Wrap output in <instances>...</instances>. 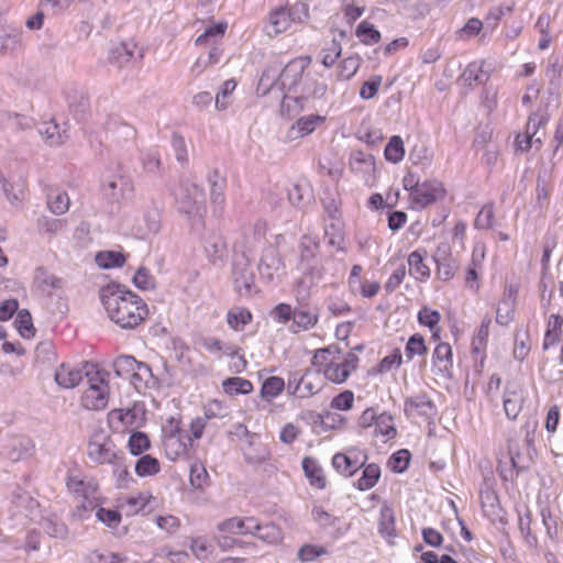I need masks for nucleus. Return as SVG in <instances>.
<instances>
[{
    "instance_id": "1",
    "label": "nucleus",
    "mask_w": 563,
    "mask_h": 563,
    "mask_svg": "<svg viewBox=\"0 0 563 563\" xmlns=\"http://www.w3.org/2000/svg\"><path fill=\"white\" fill-rule=\"evenodd\" d=\"M99 297L111 321L122 329H134L148 314L145 301L125 285L111 282L102 286Z\"/></svg>"
},
{
    "instance_id": "2",
    "label": "nucleus",
    "mask_w": 563,
    "mask_h": 563,
    "mask_svg": "<svg viewBox=\"0 0 563 563\" xmlns=\"http://www.w3.org/2000/svg\"><path fill=\"white\" fill-rule=\"evenodd\" d=\"M33 440L25 434L0 433V456L13 463L25 461L34 454Z\"/></svg>"
},
{
    "instance_id": "3",
    "label": "nucleus",
    "mask_w": 563,
    "mask_h": 563,
    "mask_svg": "<svg viewBox=\"0 0 563 563\" xmlns=\"http://www.w3.org/2000/svg\"><path fill=\"white\" fill-rule=\"evenodd\" d=\"M85 368V376L88 377L90 387L84 393L81 398L82 405L89 410L104 409L108 404V384L103 377H98L100 374L99 372H96V376H90L91 371L89 368L93 369V365L86 362Z\"/></svg>"
},
{
    "instance_id": "4",
    "label": "nucleus",
    "mask_w": 563,
    "mask_h": 563,
    "mask_svg": "<svg viewBox=\"0 0 563 563\" xmlns=\"http://www.w3.org/2000/svg\"><path fill=\"white\" fill-rule=\"evenodd\" d=\"M527 457L528 455L520 451V446L517 442L509 440L508 453L506 455L507 462L499 460L498 473L503 481H511L519 477V475L527 470Z\"/></svg>"
},
{
    "instance_id": "5",
    "label": "nucleus",
    "mask_w": 563,
    "mask_h": 563,
    "mask_svg": "<svg viewBox=\"0 0 563 563\" xmlns=\"http://www.w3.org/2000/svg\"><path fill=\"white\" fill-rule=\"evenodd\" d=\"M404 413L407 418L418 416L427 421H432L438 413V409L427 393H419L405 399Z\"/></svg>"
},
{
    "instance_id": "6",
    "label": "nucleus",
    "mask_w": 563,
    "mask_h": 563,
    "mask_svg": "<svg viewBox=\"0 0 563 563\" xmlns=\"http://www.w3.org/2000/svg\"><path fill=\"white\" fill-rule=\"evenodd\" d=\"M232 278L235 290L241 296H250L254 286V272L246 258L234 261L232 264Z\"/></svg>"
},
{
    "instance_id": "7",
    "label": "nucleus",
    "mask_w": 563,
    "mask_h": 563,
    "mask_svg": "<svg viewBox=\"0 0 563 563\" xmlns=\"http://www.w3.org/2000/svg\"><path fill=\"white\" fill-rule=\"evenodd\" d=\"M133 191V183L126 176H114L102 187L103 197L110 203L130 199Z\"/></svg>"
},
{
    "instance_id": "8",
    "label": "nucleus",
    "mask_w": 563,
    "mask_h": 563,
    "mask_svg": "<svg viewBox=\"0 0 563 563\" xmlns=\"http://www.w3.org/2000/svg\"><path fill=\"white\" fill-rule=\"evenodd\" d=\"M481 506L484 515L493 522L501 520V507L497 493L493 488V483L489 478H485L479 490Z\"/></svg>"
},
{
    "instance_id": "9",
    "label": "nucleus",
    "mask_w": 563,
    "mask_h": 563,
    "mask_svg": "<svg viewBox=\"0 0 563 563\" xmlns=\"http://www.w3.org/2000/svg\"><path fill=\"white\" fill-rule=\"evenodd\" d=\"M10 501L13 508L12 516L21 515L25 518H32L40 507V503L20 486L11 492Z\"/></svg>"
},
{
    "instance_id": "10",
    "label": "nucleus",
    "mask_w": 563,
    "mask_h": 563,
    "mask_svg": "<svg viewBox=\"0 0 563 563\" xmlns=\"http://www.w3.org/2000/svg\"><path fill=\"white\" fill-rule=\"evenodd\" d=\"M445 192L442 183L438 180H426L421 184L419 189L415 190L411 200L413 203L419 205L420 208H426L443 198Z\"/></svg>"
},
{
    "instance_id": "11",
    "label": "nucleus",
    "mask_w": 563,
    "mask_h": 563,
    "mask_svg": "<svg viewBox=\"0 0 563 563\" xmlns=\"http://www.w3.org/2000/svg\"><path fill=\"white\" fill-rule=\"evenodd\" d=\"M305 67V65H299L296 60L289 62L278 74L277 78H273L268 88L278 86L282 90H292L300 82Z\"/></svg>"
},
{
    "instance_id": "12",
    "label": "nucleus",
    "mask_w": 563,
    "mask_h": 563,
    "mask_svg": "<svg viewBox=\"0 0 563 563\" xmlns=\"http://www.w3.org/2000/svg\"><path fill=\"white\" fill-rule=\"evenodd\" d=\"M325 118L319 114H310L299 118L288 130L286 139L294 141L311 134L317 125L323 123Z\"/></svg>"
},
{
    "instance_id": "13",
    "label": "nucleus",
    "mask_w": 563,
    "mask_h": 563,
    "mask_svg": "<svg viewBox=\"0 0 563 563\" xmlns=\"http://www.w3.org/2000/svg\"><path fill=\"white\" fill-rule=\"evenodd\" d=\"M297 10L298 7H291L289 10L278 8L272 11L268 18V27H272V31L267 29V34L277 35L285 32L290 26V23L295 21Z\"/></svg>"
},
{
    "instance_id": "14",
    "label": "nucleus",
    "mask_w": 563,
    "mask_h": 563,
    "mask_svg": "<svg viewBox=\"0 0 563 563\" xmlns=\"http://www.w3.org/2000/svg\"><path fill=\"white\" fill-rule=\"evenodd\" d=\"M332 257H327L323 261L319 260L316 262H311L308 264H298V268L301 272L302 276L299 280L300 285H306L307 287H311L316 285L318 282L324 278L325 276V266L324 263L331 261Z\"/></svg>"
},
{
    "instance_id": "15",
    "label": "nucleus",
    "mask_w": 563,
    "mask_h": 563,
    "mask_svg": "<svg viewBox=\"0 0 563 563\" xmlns=\"http://www.w3.org/2000/svg\"><path fill=\"white\" fill-rule=\"evenodd\" d=\"M525 404L523 391L515 384H508L504 394V409L509 419H517Z\"/></svg>"
},
{
    "instance_id": "16",
    "label": "nucleus",
    "mask_w": 563,
    "mask_h": 563,
    "mask_svg": "<svg viewBox=\"0 0 563 563\" xmlns=\"http://www.w3.org/2000/svg\"><path fill=\"white\" fill-rule=\"evenodd\" d=\"M433 365L437 367L438 373L449 379L452 378L451 369L453 367L452 347L449 343L440 342L432 354Z\"/></svg>"
},
{
    "instance_id": "17",
    "label": "nucleus",
    "mask_w": 563,
    "mask_h": 563,
    "mask_svg": "<svg viewBox=\"0 0 563 563\" xmlns=\"http://www.w3.org/2000/svg\"><path fill=\"white\" fill-rule=\"evenodd\" d=\"M357 450L353 449L349 451V454L345 453H335L332 457V466L340 474L352 476L354 475L361 467L364 466L365 461L367 460V455H365V460L362 463H358L356 456H352V453H356Z\"/></svg>"
},
{
    "instance_id": "18",
    "label": "nucleus",
    "mask_w": 563,
    "mask_h": 563,
    "mask_svg": "<svg viewBox=\"0 0 563 563\" xmlns=\"http://www.w3.org/2000/svg\"><path fill=\"white\" fill-rule=\"evenodd\" d=\"M284 267L285 265L277 250H275L274 247H268L263 252L258 265L260 273L263 276L272 280L274 273L283 271Z\"/></svg>"
},
{
    "instance_id": "19",
    "label": "nucleus",
    "mask_w": 563,
    "mask_h": 563,
    "mask_svg": "<svg viewBox=\"0 0 563 563\" xmlns=\"http://www.w3.org/2000/svg\"><path fill=\"white\" fill-rule=\"evenodd\" d=\"M320 240L317 235L303 234L299 241V263L308 264L319 261Z\"/></svg>"
},
{
    "instance_id": "20",
    "label": "nucleus",
    "mask_w": 563,
    "mask_h": 563,
    "mask_svg": "<svg viewBox=\"0 0 563 563\" xmlns=\"http://www.w3.org/2000/svg\"><path fill=\"white\" fill-rule=\"evenodd\" d=\"M84 374L81 369L68 366L62 363L54 373L56 384L62 388H74L82 379Z\"/></svg>"
},
{
    "instance_id": "21",
    "label": "nucleus",
    "mask_w": 563,
    "mask_h": 563,
    "mask_svg": "<svg viewBox=\"0 0 563 563\" xmlns=\"http://www.w3.org/2000/svg\"><path fill=\"white\" fill-rule=\"evenodd\" d=\"M40 526L45 531V533L51 538L58 539L62 541H66L69 538L68 526L56 515L43 517L42 520L40 521Z\"/></svg>"
},
{
    "instance_id": "22",
    "label": "nucleus",
    "mask_w": 563,
    "mask_h": 563,
    "mask_svg": "<svg viewBox=\"0 0 563 563\" xmlns=\"http://www.w3.org/2000/svg\"><path fill=\"white\" fill-rule=\"evenodd\" d=\"M302 470L306 477L309 479L311 486L323 489L327 486V479L323 474V470L318 461L311 456H306L301 462Z\"/></svg>"
},
{
    "instance_id": "23",
    "label": "nucleus",
    "mask_w": 563,
    "mask_h": 563,
    "mask_svg": "<svg viewBox=\"0 0 563 563\" xmlns=\"http://www.w3.org/2000/svg\"><path fill=\"white\" fill-rule=\"evenodd\" d=\"M158 379L154 376L151 366L147 363L136 360L134 373L131 378V384L140 389L141 387L150 388L157 385Z\"/></svg>"
},
{
    "instance_id": "24",
    "label": "nucleus",
    "mask_w": 563,
    "mask_h": 563,
    "mask_svg": "<svg viewBox=\"0 0 563 563\" xmlns=\"http://www.w3.org/2000/svg\"><path fill=\"white\" fill-rule=\"evenodd\" d=\"M318 319L319 316L317 311L305 307L296 308L294 309V319L290 330L295 333L299 330H309L317 324Z\"/></svg>"
},
{
    "instance_id": "25",
    "label": "nucleus",
    "mask_w": 563,
    "mask_h": 563,
    "mask_svg": "<svg viewBox=\"0 0 563 563\" xmlns=\"http://www.w3.org/2000/svg\"><path fill=\"white\" fill-rule=\"evenodd\" d=\"M122 455V452H114L104 444L92 442L88 443V456L98 464H113Z\"/></svg>"
},
{
    "instance_id": "26",
    "label": "nucleus",
    "mask_w": 563,
    "mask_h": 563,
    "mask_svg": "<svg viewBox=\"0 0 563 563\" xmlns=\"http://www.w3.org/2000/svg\"><path fill=\"white\" fill-rule=\"evenodd\" d=\"M192 439L186 435H166L164 437V448L166 451V455L170 460H176L181 454H185L187 451V446L191 444Z\"/></svg>"
},
{
    "instance_id": "27",
    "label": "nucleus",
    "mask_w": 563,
    "mask_h": 563,
    "mask_svg": "<svg viewBox=\"0 0 563 563\" xmlns=\"http://www.w3.org/2000/svg\"><path fill=\"white\" fill-rule=\"evenodd\" d=\"M252 534L267 543H278L283 539L282 529L274 522L261 525L255 520Z\"/></svg>"
},
{
    "instance_id": "28",
    "label": "nucleus",
    "mask_w": 563,
    "mask_h": 563,
    "mask_svg": "<svg viewBox=\"0 0 563 563\" xmlns=\"http://www.w3.org/2000/svg\"><path fill=\"white\" fill-rule=\"evenodd\" d=\"M484 60L470 63L462 74V78L472 85V82L484 84L489 79L490 68H486Z\"/></svg>"
},
{
    "instance_id": "29",
    "label": "nucleus",
    "mask_w": 563,
    "mask_h": 563,
    "mask_svg": "<svg viewBox=\"0 0 563 563\" xmlns=\"http://www.w3.org/2000/svg\"><path fill=\"white\" fill-rule=\"evenodd\" d=\"M246 522H255V518L249 517V518H238L232 517L229 519L223 520L218 525V530L221 532H228V533H241V534H247L253 533V527H250V525H246Z\"/></svg>"
},
{
    "instance_id": "30",
    "label": "nucleus",
    "mask_w": 563,
    "mask_h": 563,
    "mask_svg": "<svg viewBox=\"0 0 563 563\" xmlns=\"http://www.w3.org/2000/svg\"><path fill=\"white\" fill-rule=\"evenodd\" d=\"M205 252L208 258L216 264L219 260H222L227 252V244L222 235L211 234L205 241Z\"/></svg>"
},
{
    "instance_id": "31",
    "label": "nucleus",
    "mask_w": 563,
    "mask_h": 563,
    "mask_svg": "<svg viewBox=\"0 0 563 563\" xmlns=\"http://www.w3.org/2000/svg\"><path fill=\"white\" fill-rule=\"evenodd\" d=\"M426 255L427 251L424 249H418L408 256L409 273L416 278H428L430 276V268L423 263Z\"/></svg>"
},
{
    "instance_id": "32",
    "label": "nucleus",
    "mask_w": 563,
    "mask_h": 563,
    "mask_svg": "<svg viewBox=\"0 0 563 563\" xmlns=\"http://www.w3.org/2000/svg\"><path fill=\"white\" fill-rule=\"evenodd\" d=\"M222 388L230 396L249 395L253 391V384L242 377H228L222 382Z\"/></svg>"
},
{
    "instance_id": "33",
    "label": "nucleus",
    "mask_w": 563,
    "mask_h": 563,
    "mask_svg": "<svg viewBox=\"0 0 563 563\" xmlns=\"http://www.w3.org/2000/svg\"><path fill=\"white\" fill-rule=\"evenodd\" d=\"M96 263L103 269L117 268L124 265L125 255L118 251H100L96 254Z\"/></svg>"
},
{
    "instance_id": "34",
    "label": "nucleus",
    "mask_w": 563,
    "mask_h": 563,
    "mask_svg": "<svg viewBox=\"0 0 563 563\" xmlns=\"http://www.w3.org/2000/svg\"><path fill=\"white\" fill-rule=\"evenodd\" d=\"M380 477V467L376 463L364 466L362 476L357 479L355 486L358 490H368L373 488Z\"/></svg>"
},
{
    "instance_id": "35",
    "label": "nucleus",
    "mask_w": 563,
    "mask_h": 563,
    "mask_svg": "<svg viewBox=\"0 0 563 563\" xmlns=\"http://www.w3.org/2000/svg\"><path fill=\"white\" fill-rule=\"evenodd\" d=\"M159 471V461L151 454H143L135 462V473L140 477L154 476Z\"/></svg>"
},
{
    "instance_id": "36",
    "label": "nucleus",
    "mask_w": 563,
    "mask_h": 563,
    "mask_svg": "<svg viewBox=\"0 0 563 563\" xmlns=\"http://www.w3.org/2000/svg\"><path fill=\"white\" fill-rule=\"evenodd\" d=\"M57 354L55 351V345L51 340H44L37 343L34 351V361L37 364L42 365H52L56 362Z\"/></svg>"
},
{
    "instance_id": "37",
    "label": "nucleus",
    "mask_w": 563,
    "mask_h": 563,
    "mask_svg": "<svg viewBox=\"0 0 563 563\" xmlns=\"http://www.w3.org/2000/svg\"><path fill=\"white\" fill-rule=\"evenodd\" d=\"M395 520L394 509L390 506L384 504L379 512L378 532L382 536L395 537Z\"/></svg>"
},
{
    "instance_id": "38",
    "label": "nucleus",
    "mask_w": 563,
    "mask_h": 563,
    "mask_svg": "<svg viewBox=\"0 0 563 563\" xmlns=\"http://www.w3.org/2000/svg\"><path fill=\"white\" fill-rule=\"evenodd\" d=\"M68 107L74 118L77 121L86 120L89 111V99L84 95H68L67 96Z\"/></svg>"
},
{
    "instance_id": "39",
    "label": "nucleus",
    "mask_w": 563,
    "mask_h": 563,
    "mask_svg": "<svg viewBox=\"0 0 563 563\" xmlns=\"http://www.w3.org/2000/svg\"><path fill=\"white\" fill-rule=\"evenodd\" d=\"M427 354L428 346L423 335L420 333H413L410 335L405 346L407 361H411L415 356H424Z\"/></svg>"
},
{
    "instance_id": "40",
    "label": "nucleus",
    "mask_w": 563,
    "mask_h": 563,
    "mask_svg": "<svg viewBox=\"0 0 563 563\" xmlns=\"http://www.w3.org/2000/svg\"><path fill=\"white\" fill-rule=\"evenodd\" d=\"M374 435H383L387 438V440L394 439L397 435V429L394 426V417L389 412L384 411L378 415Z\"/></svg>"
},
{
    "instance_id": "41",
    "label": "nucleus",
    "mask_w": 563,
    "mask_h": 563,
    "mask_svg": "<svg viewBox=\"0 0 563 563\" xmlns=\"http://www.w3.org/2000/svg\"><path fill=\"white\" fill-rule=\"evenodd\" d=\"M384 156L387 162L397 164L405 156L404 141L399 135H393L384 150Z\"/></svg>"
},
{
    "instance_id": "42",
    "label": "nucleus",
    "mask_w": 563,
    "mask_h": 563,
    "mask_svg": "<svg viewBox=\"0 0 563 563\" xmlns=\"http://www.w3.org/2000/svg\"><path fill=\"white\" fill-rule=\"evenodd\" d=\"M151 448L148 435L142 431H133L128 440V449L134 456H141Z\"/></svg>"
},
{
    "instance_id": "43",
    "label": "nucleus",
    "mask_w": 563,
    "mask_h": 563,
    "mask_svg": "<svg viewBox=\"0 0 563 563\" xmlns=\"http://www.w3.org/2000/svg\"><path fill=\"white\" fill-rule=\"evenodd\" d=\"M135 365L136 358L134 356L123 354L113 361L112 368L118 377L131 380Z\"/></svg>"
},
{
    "instance_id": "44",
    "label": "nucleus",
    "mask_w": 563,
    "mask_h": 563,
    "mask_svg": "<svg viewBox=\"0 0 563 563\" xmlns=\"http://www.w3.org/2000/svg\"><path fill=\"white\" fill-rule=\"evenodd\" d=\"M355 35L365 45H373L380 41V32L375 27L374 24L362 21L355 30Z\"/></svg>"
},
{
    "instance_id": "45",
    "label": "nucleus",
    "mask_w": 563,
    "mask_h": 563,
    "mask_svg": "<svg viewBox=\"0 0 563 563\" xmlns=\"http://www.w3.org/2000/svg\"><path fill=\"white\" fill-rule=\"evenodd\" d=\"M14 324L22 338L30 339L35 335L36 330L32 321V316L27 309H21L18 311Z\"/></svg>"
},
{
    "instance_id": "46",
    "label": "nucleus",
    "mask_w": 563,
    "mask_h": 563,
    "mask_svg": "<svg viewBox=\"0 0 563 563\" xmlns=\"http://www.w3.org/2000/svg\"><path fill=\"white\" fill-rule=\"evenodd\" d=\"M402 363V355L399 347L393 350L391 354L385 356L380 362L371 369V374L378 375L389 372L394 366L400 367Z\"/></svg>"
},
{
    "instance_id": "47",
    "label": "nucleus",
    "mask_w": 563,
    "mask_h": 563,
    "mask_svg": "<svg viewBox=\"0 0 563 563\" xmlns=\"http://www.w3.org/2000/svg\"><path fill=\"white\" fill-rule=\"evenodd\" d=\"M410 461V451L408 449H400L390 455L387 465L394 473L400 474L408 470Z\"/></svg>"
},
{
    "instance_id": "48",
    "label": "nucleus",
    "mask_w": 563,
    "mask_h": 563,
    "mask_svg": "<svg viewBox=\"0 0 563 563\" xmlns=\"http://www.w3.org/2000/svg\"><path fill=\"white\" fill-rule=\"evenodd\" d=\"M65 219H55L48 216H41L37 219L36 225L40 233L54 235L66 228Z\"/></svg>"
},
{
    "instance_id": "49",
    "label": "nucleus",
    "mask_w": 563,
    "mask_h": 563,
    "mask_svg": "<svg viewBox=\"0 0 563 563\" xmlns=\"http://www.w3.org/2000/svg\"><path fill=\"white\" fill-rule=\"evenodd\" d=\"M324 239H327L328 245L335 247L338 252H342L344 254L347 252L344 246V232L338 224L331 223L325 228Z\"/></svg>"
},
{
    "instance_id": "50",
    "label": "nucleus",
    "mask_w": 563,
    "mask_h": 563,
    "mask_svg": "<svg viewBox=\"0 0 563 563\" xmlns=\"http://www.w3.org/2000/svg\"><path fill=\"white\" fill-rule=\"evenodd\" d=\"M228 24L225 22H218L209 25L202 34L196 38L197 45L216 44L217 38L222 37L225 33Z\"/></svg>"
},
{
    "instance_id": "51",
    "label": "nucleus",
    "mask_w": 563,
    "mask_h": 563,
    "mask_svg": "<svg viewBox=\"0 0 563 563\" xmlns=\"http://www.w3.org/2000/svg\"><path fill=\"white\" fill-rule=\"evenodd\" d=\"M285 388V382L279 376H271L266 378L261 387V397L264 399L277 397Z\"/></svg>"
},
{
    "instance_id": "52",
    "label": "nucleus",
    "mask_w": 563,
    "mask_h": 563,
    "mask_svg": "<svg viewBox=\"0 0 563 563\" xmlns=\"http://www.w3.org/2000/svg\"><path fill=\"white\" fill-rule=\"evenodd\" d=\"M133 285L140 290H153L156 287L155 277L145 266H140L132 277Z\"/></svg>"
},
{
    "instance_id": "53",
    "label": "nucleus",
    "mask_w": 563,
    "mask_h": 563,
    "mask_svg": "<svg viewBox=\"0 0 563 563\" xmlns=\"http://www.w3.org/2000/svg\"><path fill=\"white\" fill-rule=\"evenodd\" d=\"M327 90L328 86L324 82H319L317 80H312L310 82L307 81L303 87V95L296 97L294 100L297 103H301L309 98L321 99L324 97Z\"/></svg>"
},
{
    "instance_id": "54",
    "label": "nucleus",
    "mask_w": 563,
    "mask_h": 563,
    "mask_svg": "<svg viewBox=\"0 0 563 563\" xmlns=\"http://www.w3.org/2000/svg\"><path fill=\"white\" fill-rule=\"evenodd\" d=\"M69 198L66 192H49L47 195V207L54 214H64L69 208Z\"/></svg>"
},
{
    "instance_id": "55",
    "label": "nucleus",
    "mask_w": 563,
    "mask_h": 563,
    "mask_svg": "<svg viewBox=\"0 0 563 563\" xmlns=\"http://www.w3.org/2000/svg\"><path fill=\"white\" fill-rule=\"evenodd\" d=\"M550 26V15L549 14H542L539 16L534 30L540 34V38L538 42V48L540 51H544L549 48L550 43L552 41V36L549 32Z\"/></svg>"
},
{
    "instance_id": "56",
    "label": "nucleus",
    "mask_w": 563,
    "mask_h": 563,
    "mask_svg": "<svg viewBox=\"0 0 563 563\" xmlns=\"http://www.w3.org/2000/svg\"><path fill=\"white\" fill-rule=\"evenodd\" d=\"M113 474L117 478V487L118 488H128L130 482H134L131 477L128 466L125 464L124 454L118 459L113 464Z\"/></svg>"
},
{
    "instance_id": "57",
    "label": "nucleus",
    "mask_w": 563,
    "mask_h": 563,
    "mask_svg": "<svg viewBox=\"0 0 563 563\" xmlns=\"http://www.w3.org/2000/svg\"><path fill=\"white\" fill-rule=\"evenodd\" d=\"M96 518L108 528L115 529L121 523L122 515L117 509L99 507L96 511Z\"/></svg>"
},
{
    "instance_id": "58",
    "label": "nucleus",
    "mask_w": 563,
    "mask_h": 563,
    "mask_svg": "<svg viewBox=\"0 0 563 563\" xmlns=\"http://www.w3.org/2000/svg\"><path fill=\"white\" fill-rule=\"evenodd\" d=\"M361 65V58L358 56H350L344 58L338 69L336 77L339 80H347L353 77Z\"/></svg>"
},
{
    "instance_id": "59",
    "label": "nucleus",
    "mask_w": 563,
    "mask_h": 563,
    "mask_svg": "<svg viewBox=\"0 0 563 563\" xmlns=\"http://www.w3.org/2000/svg\"><path fill=\"white\" fill-rule=\"evenodd\" d=\"M227 321L233 330L239 331L252 321V313L246 308H242L239 311L230 310L227 314Z\"/></svg>"
},
{
    "instance_id": "60",
    "label": "nucleus",
    "mask_w": 563,
    "mask_h": 563,
    "mask_svg": "<svg viewBox=\"0 0 563 563\" xmlns=\"http://www.w3.org/2000/svg\"><path fill=\"white\" fill-rule=\"evenodd\" d=\"M190 484L196 489H202L208 485L209 474L206 467L200 463H195L190 467Z\"/></svg>"
},
{
    "instance_id": "61",
    "label": "nucleus",
    "mask_w": 563,
    "mask_h": 563,
    "mask_svg": "<svg viewBox=\"0 0 563 563\" xmlns=\"http://www.w3.org/2000/svg\"><path fill=\"white\" fill-rule=\"evenodd\" d=\"M25 183L20 179L18 183H11L5 179L1 184V188L5 197L11 200V202L21 201L23 191H24Z\"/></svg>"
},
{
    "instance_id": "62",
    "label": "nucleus",
    "mask_w": 563,
    "mask_h": 563,
    "mask_svg": "<svg viewBox=\"0 0 563 563\" xmlns=\"http://www.w3.org/2000/svg\"><path fill=\"white\" fill-rule=\"evenodd\" d=\"M418 322L433 331L441 320V314L438 310L422 307L417 316Z\"/></svg>"
},
{
    "instance_id": "63",
    "label": "nucleus",
    "mask_w": 563,
    "mask_h": 563,
    "mask_svg": "<svg viewBox=\"0 0 563 563\" xmlns=\"http://www.w3.org/2000/svg\"><path fill=\"white\" fill-rule=\"evenodd\" d=\"M324 375L330 382L334 384H342L349 378L350 371L343 368L340 364L331 362L327 365Z\"/></svg>"
},
{
    "instance_id": "64",
    "label": "nucleus",
    "mask_w": 563,
    "mask_h": 563,
    "mask_svg": "<svg viewBox=\"0 0 563 563\" xmlns=\"http://www.w3.org/2000/svg\"><path fill=\"white\" fill-rule=\"evenodd\" d=\"M382 80L383 77L380 75L371 76L368 80L362 84V87L360 89V97L363 100H369L374 98L378 92V89L382 85Z\"/></svg>"
}]
</instances>
